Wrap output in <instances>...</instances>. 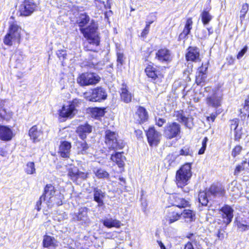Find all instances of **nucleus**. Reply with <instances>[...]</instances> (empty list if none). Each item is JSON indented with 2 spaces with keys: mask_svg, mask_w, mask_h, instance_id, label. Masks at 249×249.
<instances>
[{
  "mask_svg": "<svg viewBox=\"0 0 249 249\" xmlns=\"http://www.w3.org/2000/svg\"><path fill=\"white\" fill-rule=\"evenodd\" d=\"M249 5L248 3H244L242 5V8L240 10V18L241 21L245 18L246 14L249 10Z\"/></svg>",
  "mask_w": 249,
  "mask_h": 249,
  "instance_id": "nucleus-47",
  "label": "nucleus"
},
{
  "mask_svg": "<svg viewBox=\"0 0 249 249\" xmlns=\"http://www.w3.org/2000/svg\"><path fill=\"white\" fill-rule=\"evenodd\" d=\"M157 242L160 247V249H166L164 244L160 241H157Z\"/></svg>",
  "mask_w": 249,
  "mask_h": 249,
  "instance_id": "nucleus-62",
  "label": "nucleus"
},
{
  "mask_svg": "<svg viewBox=\"0 0 249 249\" xmlns=\"http://www.w3.org/2000/svg\"><path fill=\"white\" fill-rule=\"evenodd\" d=\"M210 195L208 192H200L198 195V200L202 205L206 206L209 202Z\"/></svg>",
  "mask_w": 249,
  "mask_h": 249,
  "instance_id": "nucleus-36",
  "label": "nucleus"
},
{
  "mask_svg": "<svg viewBox=\"0 0 249 249\" xmlns=\"http://www.w3.org/2000/svg\"><path fill=\"white\" fill-rule=\"evenodd\" d=\"M73 218L75 220L86 222L88 220L87 209L86 208L80 209L78 213L74 214Z\"/></svg>",
  "mask_w": 249,
  "mask_h": 249,
  "instance_id": "nucleus-29",
  "label": "nucleus"
},
{
  "mask_svg": "<svg viewBox=\"0 0 249 249\" xmlns=\"http://www.w3.org/2000/svg\"><path fill=\"white\" fill-rule=\"evenodd\" d=\"M231 128L234 130L235 139H240L243 134V131L242 127L239 124L238 119H233L231 120Z\"/></svg>",
  "mask_w": 249,
  "mask_h": 249,
  "instance_id": "nucleus-22",
  "label": "nucleus"
},
{
  "mask_svg": "<svg viewBox=\"0 0 249 249\" xmlns=\"http://www.w3.org/2000/svg\"><path fill=\"white\" fill-rule=\"evenodd\" d=\"M107 93L104 88L97 87L91 90V91L86 92L84 97L87 100L92 102H100L106 99Z\"/></svg>",
  "mask_w": 249,
  "mask_h": 249,
  "instance_id": "nucleus-7",
  "label": "nucleus"
},
{
  "mask_svg": "<svg viewBox=\"0 0 249 249\" xmlns=\"http://www.w3.org/2000/svg\"><path fill=\"white\" fill-rule=\"evenodd\" d=\"M192 25L193 21L192 18H188L186 20V22L183 31L187 35H189L191 30L192 28Z\"/></svg>",
  "mask_w": 249,
  "mask_h": 249,
  "instance_id": "nucleus-44",
  "label": "nucleus"
},
{
  "mask_svg": "<svg viewBox=\"0 0 249 249\" xmlns=\"http://www.w3.org/2000/svg\"><path fill=\"white\" fill-rule=\"evenodd\" d=\"M56 189L54 186L51 184H47L44 190V193L42 196H44L46 199V204L48 207H51L54 205H60L62 204L61 201L56 199Z\"/></svg>",
  "mask_w": 249,
  "mask_h": 249,
  "instance_id": "nucleus-5",
  "label": "nucleus"
},
{
  "mask_svg": "<svg viewBox=\"0 0 249 249\" xmlns=\"http://www.w3.org/2000/svg\"><path fill=\"white\" fill-rule=\"evenodd\" d=\"M248 50V47L247 46H245L244 48L240 51L238 53L237 55V58L238 59H240L241 58H242L243 55L245 54V53L247 52Z\"/></svg>",
  "mask_w": 249,
  "mask_h": 249,
  "instance_id": "nucleus-52",
  "label": "nucleus"
},
{
  "mask_svg": "<svg viewBox=\"0 0 249 249\" xmlns=\"http://www.w3.org/2000/svg\"><path fill=\"white\" fill-rule=\"evenodd\" d=\"M245 163V162L244 163H242L241 164L238 165L236 166L234 172V175L238 176L242 171L245 169L244 165Z\"/></svg>",
  "mask_w": 249,
  "mask_h": 249,
  "instance_id": "nucleus-49",
  "label": "nucleus"
},
{
  "mask_svg": "<svg viewBox=\"0 0 249 249\" xmlns=\"http://www.w3.org/2000/svg\"><path fill=\"white\" fill-rule=\"evenodd\" d=\"M1 155L2 156H4V152H2L1 153Z\"/></svg>",
  "mask_w": 249,
  "mask_h": 249,
  "instance_id": "nucleus-64",
  "label": "nucleus"
},
{
  "mask_svg": "<svg viewBox=\"0 0 249 249\" xmlns=\"http://www.w3.org/2000/svg\"><path fill=\"white\" fill-rule=\"evenodd\" d=\"M233 210L228 205H225L220 210V214L223 218V222L226 225L229 224L232 221Z\"/></svg>",
  "mask_w": 249,
  "mask_h": 249,
  "instance_id": "nucleus-14",
  "label": "nucleus"
},
{
  "mask_svg": "<svg viewBox=\"0 0 249 249\" xmlns=\"http://www.w3.org/2000/svg\"><path fill=\"white\" fill-rule=\"evenodd\" d=\"M88 173H85L81 171H78V179L81 178L82 179H85L88 178Z\"/></svg>",
  "mask_w": 249,
  "mask_h": 249,
  "instance_id": "nucleus-54",
  "label": "nucleus"
},
{
  "mask_svg": "<svg viewBox=\"0 0 249 249\" xmlns=\"http://www.w3.org/2000/svg\"><path fill=\"white\" fill-rule=\"evenodd\" d=\"M135 134L138 138H141L142 137V133L140 130H137L135 131Z\"/></svg>",
  "mask_w": 249,
  "mask_h": 249,
  "instance_id": "nucleus-59",
  "label": "nucleus"
},
{
  "mask_svg": "<svg viewBox=\"0 0 249 249\" xmlns=\"http://www.w3.org/2000/svg\"><path fill=\"white\" fill-rule=\"evenodd\" d=\"M229 190L232 192V195L237 194L239 192V187L236 181H233L229 186Z\"/></svg>",
  "mask_w": 249,
  "mask_h": 249,
  "instance_id": "nucleus-46",
  "label": "nucleus"
},
{
  "mask_svg": "<svg viewBox=\"0 0 249 249\" xmlns=\"http://www.w3.org/2000/svg\"><path fill=\"white\" fill-rule=\"evenodd\" d=\"M90 18L86 13L81 14L77 20L79 26L81 27L80 32L88 41L89 45L85 48L89 51H94V46L99 44L100 39L97 32V27L94 23L91 24L87 28H83L89 21Z\"/></svg>",
  "mask_w": 249,
  "mask_h": 249,
  "instance_id": "nucleus-1",
  "label": "nucleus"
},
{
  "mask_svg": "<svg viewBox=\"0 0 249 249\" xmlns=\"http://www.w3.org/2000/svg\"><path fill=\"white\" fill-rule=\"evenodd\" d=\"M71 144L67 141L62 142L59 146V153L63 158H68L70 156Z\"/></svg>",
  "mask_w": 249,
  "mask_h": 249,
  "instance_id": "nucleus-24",
  "label": "nucleus"
},
{
  "mask_svg": "<svg viewBox=\"0 0 249 249\" xmlns=\"http://www.w3.org/2000/svg\"><path fill=\"white\" fill-rule=\"evenodd\" d=\"M6 100H0V120H9L12 117V112L5 108Z\"/></svg>",
  "mask_w": 249,
  "mask_h": 249,
  "instance_id": "nucleus-15",
  "label": "nucleus"
},
{
  "mask_svg": "<svg viewBox=\"0 0 249 249\" xmlns=\"http://www.w3.org/2000/svg\"><path fill=\"white\" fill-rule=\"evenodd\" d=\"M103 223L105 227L108 228L112 227L119 228L122 225L119 220L112 218H106L103 220Z\"/></svg>",
  "mask_w": 249,
  "mask_h": 249,
  "instance_id": "nucleus-30",
  "label": "nucleus"
},
{
  "mask_svg": "<svg viewBox=\"0 0 249 249\" xmlns=\"http://www.w3.org/2000/svg\"><path fill=\"white\" fill-rule=\"evenodd\" d=\"M209 194L214 196H221L224 195L225 190L221 186L212 185L208 191Z\"/></svg>",
  "mask_w": 249,
  "mask_h": 249,
  "instance_id": "nucleus-28",
  "label": "nucleus"
},
{
  "mask_svg": "<svg viewBox=\"0 0 249 249\" xmlns=\"http://www.w3.org/2000/svg\"><path fill=\"white\" fill-rule=\"evenodd\" d=\"M30 138L34 142H39L42 137L43 133L40 130H38L36 125L32 127L29 131Z\"/></svg>",
  "mask_w": 249,
  "mask_h": 249,
  "instance_id": "nucleus-21",
  "label": "nucleus"
},
{
  "mask_svg": "<svg viewBox=\"0 0 249 249\" xmlns=\"http://www.w3.org/2000/svg\"><path fill=\"white\" fill-rule=\"evenodd\" d=\"M152 23H153L152 21L147 22L146 25H149V28H150V24H152Z\"/></svg>",
  "mask_w": 249,
  "mask_h": 249,
  "instance_id": "nucleus-63",
  "label": "nucleus"
},
{
  "mask_svg": "<svg viewBox=\"0 0 249 249\" xmlns=\"http://www.w3.org/2000/svg\"><path fill=\"white\" fill-rule=\"evenodd\" d=\"M180 132V125L176 122H170L164 127L163 135L166 139L170 140L179 136Z\"/></svg>",
  "mask_w": 249,
  "mask_h": 249,
  "instance_id": "nucleus-8",
  "label": "nucleus"
},
{
  "mask_svg": "<svg viewBox=\"0 0 249 249\" xmlns=\"http://www.w3.org/2000/svg\"><path fill=\"white\" fill-rule=\"evenodd\" d=\"M78 169L74 167H71L68 169V176L73 181H76L78 180Z\"/></svg>",
  "mask_w": 249,
  "mask_h": 249,
  "instance_id": "nucleus-40",
  "label": "nucleus"
},
{
  "mask_svg": "<svg viewBox=\"0 0 249 249\" xmlns=\"http://www.w3.org/2000/svg\"><path fill=\"white\" fill-rule=\"evenodd\" d=\"M146 136L149 144L151 146H156L160 142L161 134L156 131L154 127H151L147 131Z\"/></svg>",
  "mask_w": 249,
  "mask_h": 249,
  "instance_id": "nucleus-12",
  "label": "nucleus"
},
{
  "mask_svg": "<svg viewBox=\"0 0 249 249\" xmlns=\"http://www.w3.org/2000/svg\"><path fill=\"white\" fill-rule=\"evenodd\" d=\"M224 231L222 230H219L218 231L217 236L220 239H223L224 238Z\"/></svg>",
  "mask_w": 249,
  "mask_h": 249,
  "instance_id": "nucleus-57",
  "label": "nucleus"
},
{
  "mask_svg": "<svg viewBox=\"0 0 249 249\" xmlns=\"http://www.w3.org/2000/svg\"><path fill=\"white\" fill-rule=\"evenodd\" d=\"M169 202L178 208H185L189 205V202L178 194L171 195L169 197Z\"/></svg>",
  "mask_w": 249,
  "mask_h": 249,
  "instance_id": "nucleus-13",
  "label": "nucleus"
},
{
  "mask_svg": "<svg viewBox=\"0 0 249 249\" xmlns=\"http://www.w3.org/2000/svg\"><path fill=\"white\" fill-rule=\"evenodd\" d=\"M110 160L116 163L119 168L123 167L125 164V157L122 152H116L114 154H112Z\"/></svg>",
  "mask_w": 249,
  "mask_h": 249,
  "instance_id": "nucleus-23",
  "label": "nucleus"
},
{
  "mask_svg": "<svg viewBox=\"0 0 249 249\" xmlns=\"http://www.w3.org/2000/svg\"><path fill=\"white\" fill-rule=\"evenodd\" d=\"M14 136L13 131L10 128L0 125V139L3 141H9Z\"/></svg>",
  "mask_w": 249,
  "mask_h": 249,
  "instance_id": "nucleus-16",
  "label": "nucleus"
},
{
  "mask_svg": "<svg viewBox=\"0 0 249 249\" xmlns=\"http://www.w3.org/2000/svg\"><path fill=\"white\" fill-rule=\"evenodd\" d=\"M156 58L162 62L169 61L171 59L170 52L166 49H160L157 52Z\"/></svg>",
  "mask_w": 249,
  "mask_h": 249,
  "instance_id": "nucleus-20",
  "label": "nucleus"
},
{
  "mask_svg": "<svg viewBox=\"0 0 249 249\" xmlns=\"http://www.w3.org/2000/svg\"><path fill=\"white\" fill-rule=\"evenodd\" d=\"M118 135L114 132L107 130L106 132L105 142L109 149H122L125 145L121 140H118Z\"/></svg>",
  "mask_w": 249,
  "mask_h": 249,
  "instance_id": "nucleus-6",
  "label": "nucleus"
},
{
  "mask_svg": "<svg viewBox=\"0 0 249 249\" xmlns=\"http://www.w3.org/2000/svg\"><path fill=\"white\" fill-rule=\"evenodd\" d=\"M241 114L245 116H249V97L245 101L243 108L241 109Z\"/></svg>",
  "mask_w": 249,
  "mask_h": 249,
  "instance_id": "nucleus-45",
  "label": "nucleus"
},
{
  "mask_svg": "<svg viewBox=\"0 0 249 249\" xmlns=\"http://www.w3.org/2000/svg\"><path fill=\"white\" fill-rule=\"evenodd\" d=\"M100 77L96 73H83L77 78V83L81 86H86L97 84Z\"/></svg>",
  "mask_w": 249,
  "mask_h": 249,
  "instance_id": "nucleus-9",
  "label": "nucleus"
},
{
  "mask_svg": "<svg viewBox=\"0 0 249 249\" xmlns=\"http://www.w3.org/2000/svg\"><path fill=\"white\" fill-rule=\"evenodd\" d=\"M136 119L140 123H143L148 118V113L146 109L142 107H139L136 112Z\"/></svg>",
  "mask_w": 249,
  "mask_h": 249,
  "instance_id": "nucleus-25",
  "label": "nucleus"
},
{
  "mask_svg": "<svg viewBox=\"0 0 249 249\" xmlns=\"http://www.w3.org/2000/svg\"><path fill=\"white\" fill-rule=\"evenodd\" d=\"M166 122V120L164 119L160 118H156V124L159 126H162L163 124H164Z\"/></svg>",
  "mask_w": 249,
  "mask_h": 249,
  "instance_id": "nucleus-53",
  "label": "nucleus"
},
{
  "mask_svg": "<svg viewBox=\"0 0 249 249\" xmlns=\"http://www.w3.org/2000/svg\"><path fill=\"white\" fill-rule=\"evenodd\" d=\"M93 172L98 178H108L109 177L108 172L102 168L94 169Z\"/></svg>",
  "mask_w": 249,
  "mask_h": 249,
  "instance_id": "nucleus-39",
  "label": "nucleus"
},
{
  "mask_svg": "<svg viewBox=\"0 0 249 249\" xmlns=\"http://www.w3.org/2000/svg\"><path fill=\"white\" fill-rule=\"evenodd\" d=\"M117 62L118 63H120L121 65H123L124 62V59H125L124 57V54L120 52H118L117 53Z\"/></svg>",
  "mask_w": 249,
  "mask_h": 249,
  "instance_id": "nucleus-51",
  "label": "nucleus"
},
{
  "mask_svg": "<svg viewBox=\"0 0 249 249\" xmlns=\"http://www.w3.org/2000/svg\"><path fill=\"white\" fill-rule=\"evenodd\" d=\"M188 61H199L200 60L199 49L196 47H189L188 53L186 54Z\"/></svg>",
  "mask_w": 249,
  "mask_h": 249,
  "instance_id": "nucleus-18",
  "label": "nucleus"
},
{
  "mask_svg": "<svg viewBox=\"0 0 249 249\" xmlns=\"http://www.w3.org/2000/svg\"><path fill=\"white\" fill-rule=\"evenodd\" d=\"M20 27L16 24H11L8 33L4 38V43L6 45L11 46L14 42L17 41L18 43L20 38Z\"/></svg>",
  "mask_w": 249,
  "mask_h": 249,
  "instance_id": "nucleus-4",
  "label": "nucleus"
},
{
  "mask_svg": "<svg viewBox=\"0 0 249 249\" xmlns=\"http://www.w3.org/2000/svg\"><path fill=\"white\" fill-rule=\"evenodd\" d=\"M215 117L216 115L215 114H212L210 116L208 117L207 119L208 121H211L212 122H213L214 121Z\"/></svg>",
  "mask_w": 249,
  "mask_h": 249,
  "instance_id": "nucleus-60",
  "label": "nucleus"
},
{
  "mask_svg": "<svg viewBox=\"0 0 249 249\" xmlns=\"http://www.w3.org/2000/svg\"><path fill=\"white\" fill-rule=\"evenodd\" d=\"M42 201H44L46 202V199L44 198V196H41L40 197L39 200H38L36 202V208L37 209V211H40L41 209V205Z\"/></svg>",
  "mask_w": 249,
  "mask_h": 249,
  "instance_id": "nucleus-50",
  "label": "nucleus"
},
{
  "mask_svg": "<svg viewBox=\"0 0 249 249\" xmlns=\"http://www.w3.org/2000/svg\"><path fill=\"white\" fill-rule=\"evenodd\" d=\"M222 93L219 89L215 91L214 93L206 98V102L209 107L217 108L221 106L222 99Z\"/></svg>",
  "mask_w": 249,
  "mask_h": 249,
  "instance_id": "nucleus-11",
  "label": "nucleus"
},
{
  "mask_svg": "<svg viewBox=\"0 0 249 249\" xmlns=\"http://www.w3.org/2000/svg\"><path fill=\"white\" fill-rule=\"evenodd\" d=\"M201 17L202 23L204 25L208 24L212 19V16L206 11H203L202 12Z\"/></svg>",
  "mask_w": 249,
  "mask_h": 249,
  "instance_id": "nucleus-41",
  "label": "nucleus"
},
{
  "mask_svg": "<svg viewBox=\"0 0 249 249\" xmlns=\"http://www.w3.org/2000/svg\"><path fill=\"white\" fill-rule=\"evenodd\" d=\"M77 148L79 154H86L88 153L89 146L86 142H78Z\"/></svg>",
  "mask_w": 249,
  "mask_h": 249,
  "instance_id": "nucleus-38",
  "label": "nucleus"
},
{
  "mask_svg": "<svg viewBox=\"0 0 249 249\" xmlns=\"http://www.w3.org/2000/svg\"><path fill=\"white\" fill-rule=\"evenodd\" d=\"M43 246L47 249H55L58 246V242L53 237L49 235L44 236Z\"/></svg>",
  "mask_w": 249,
  "mask_h": 249,
  "instance_id": "nucleus-19",
  "label": "nucleus"
},
{
  "mask_svg": "<svg viewBox=\"0 0 249 249\" xmlns=\"http://www.w3.org/2000/svg\"><path fill=\"white\" fill-rule=\"evenodd\" d=\"M184 249H194V248L192 243L190 242H188L186 244Z\"/></svg>",
  "mask_w": 249,
  "mask_h": 249,
  "instance_id": "nucleus-61",
  "label": "nucleus"
},
{
  "mask_svg": "<svg viewBox=\"0 0 249 249\" xmlns=\"http://www.w3.org/2000/svg\"><path fill=\"white\" fill-rule=\"evenodd\" d=\"M192 177L191 164L186 163L177 171L176 179L178 187L182 188L186 185Z\"/></svg>",
  "mask_w": 249,
  "mask_h": 249,
  "instance_id": "nucleus-2",
  "label": "nucleus"
},
{
  "mask_svg": "<svg viewBox=\"0 0 249 249\" xmlns=\"http://www.w3.org/2000/svg\"><path fill=\"white\" fill-rule=\"evenodd\" d=\"M121 98L122 100L126 103H128L132 100V95L124 85H122L121 89Z\"/></svg>",
  "mask_w": 249,
  "mask_h": 249,
  "instance_id": "nucleus-31",
  "label": "nucleus"
},
{
  "mask_svg": "<svg viewBox=\"0 0 249 249\" xmlns=\"http://www.w3.org/2000/svg\"><path fill=\"white\" fill-rule=\"evenodd\" d=\"M180 217V213L176 212L172 209H170L166 215V220L171 224L178 220Z\"/></svg>",
  "mask_w": 249,
  "mask_h": 249,
  "instance_id": "nucleus-32",
  "label": "nucleus"
},
{
  "mask_svg": "<svg viewBox=\"0 0 249 249\" xmlns=\"http://www.w3.org/2000/svg\"><path fill=\"white\" fill-rule=\"evenodd\" d=\"M188 35L185 33L183 31L178 36V39L181 40L185 38Z\"/></svg>",
  "mask_w": 249,
  "mask_h": 249,
  "instance_id": "nucleus-58",
  "label": "nucleus"
},
{
  "mask_svg": "<svg viewBox=\"0 0 249 249\" xmlns=\"http://www.w3.org/2000/svg\"><path fill=\"white\" fill-rule=\"evenodd\" d=\"M207 69V67L204 68L203 66L199 69L198 73L196 76V82L197 85H199L201 83L204 82L206 78L205 71H206Z\"/></svg>",
  "mask_w": 249,
  "mask_h": 249,
  "instance_id": "nucleus-34",
  "label": "nucleus"
},
{
  "mask_svg": "<svg viewBox=\"0 0 249 249\" xmlns=\"http://www.w3.org/2000/svg\"><path fill=\"white\" fill-rule=\"evenodd\" d=\"M149 31V25H146L145 27L141 33V36L143 38L146 37V35L148 34Z\"/></svg>",
  "mask_w": 249,
  "mask_h": 249,
  "instance_id": "nucleus-55",
  "label": "nucleus"
},
{
  "mask_svg": "<svg viewBox=\"0 0 249 249\" xmlns=\"http://www.w3.org/2000/svg\"><path fill=\"white\" fill-rule=\"evenodd\" d=\"M57 55L60 59H61V58L64 59L65 58L66 56V53L65 51L59 50L57 51Z\"/></svg>",
  "mask_w": 249,
  "mask_h": 249,
  "instance_id": "nucleus-56",
  "label": "nucleus"
},
{
  "mask_svg": "<svg viewBox=\"0 0 249 249\" xmlns=\"http://www.w3.org/2000/svg\"><path fill=\"white\" fill-rule=\"evenodd\" d=\"M236 223L238 229L241 231H245L249 229V223L240 218H237Z\"/></svg>",
  "mask_w": 249,
  "mask_h": 249,
  "instance_id": "nucleus-37",
  "label": "nucleus"
},
{
  "mask_svg": "<svg viewBox=\"0 0 249 249\" xmlns=\"http://www.w3.org/2000/svg\"><path fill=\"white\" fill-rule=\"evenodd\" d=\"M36 4L32 0H25L19 6L18 12L20 16H30L36 9Z\"/></svg>",
  "mask_w": 249,
  "mask_h": 249,
  "instance_id": "nucleus-10",
  "label": "nucleus"
},
{
  "mask_svg": "<svg viewBox=\"0 0 249 249\" xmlns=\"http://www.w3.org/2000/svg\"><path fill=\"white\" fill-rule=\"evenodd\" d=\"M82 102L78 99H74L68 105H64L59 111V116L64 119L73 118L77 113V108L80 107Z\"/></svg>",
  "mask_w": 249,
  "mask_h": 249,
  "instance_id": "nucleus-3",
  "label": "nucleus"
},
{
  "mask_svg": "<svg viewBox=\"0 0 249 249\" xmlns=\"http://www.w3.org/2000/svg\"><path fill=\"white\" fill-rule=\"evenodd\" d=\"M92 131V126L88 124L79 125L76 129V132L79 137L82 140L87 138V135Z\"/></svg>",
  "mask_w": 249,
  "mask_h": 249,
  "instance_id": "nucleus-17",
  "label": "nucleus"
},
{
  "mask_svg": "<svg viewBox=\"0 0 249 249\" xmlns=\"http://www.w3.org/2000/svg\"><path fill=\"white\" fill-rule=\"evenodd\" d=\"M181 216L182 215L187 222H192L195 219V213L190 210H184L183 212L180 213Z\"/></svg>",
  "mask_w": 249,
  "mask_h": 249,
  "instance_id": "nucleus-33",
  "label": "nucleus"
},
{
  "mask_svg": "<svg viewBox=\"0 0 249 249\" xmlns=\"http://www.w3.org/2000/svg\"><path fill=\"white\" fill-rule=\"evenodd\" d=\"M94 200L98 203V206L101 207L104 205L103 198L105 196V193L102 191L95 187L93 189Z\"/></svg>",
  "mask_w": 249,
  "mask_h": 249,
  "instance_id": "nucleus-27",
  "label": "nucleus"
},
{
  "mask_svg": "<svg viewBox=\"0 0 249 249\" xmlns=\"http://www.w3.org/2000/svg\"><path fill=\"white\" fill-rule=\"evenodd\" d=\"M179 154L183 156H192L193 152L189 146L186 145L180 150Z\"/></svg>",
  "mask_w": 249,
  "mask_h": 249,
  "instance_id": "nucleus-43",
  "label": "nucleus"
},
{
  "mask_svg": "<svg viewBox=\"0 0 249 249\" xmlns=\"http://www.w3.org/2000/svg\"><path fill=\"white\" fill-rule=\"evenodd\" d=\"M177 120L179 122L183 123L184 125L189 128L193 126V118L191 117H186L182 114V111L178 112L176 114Z\"/></svg>",
  "mask_w": 249,
  "mask_h": 249,
  "instance_id": "nucleus-26",
  "label": "nucleus"
},
{
  "mask_svg": "<svg viewBox=\"0 0 249 249\" xmlns=\"http://www.w3.org/2000/svg\"><path fill=\"white\" fill-rule=\"evenodd\" d=\"M25 172L28 175L34 174L36 172L35 163L34 162H28L26 166Z\"/></svg>",
  "mask_w": 249,
  "mask_h": 249,
  "instance_id": "nucleus-42",
  "label": "nucleus"
},
{
  "mask_svg": "<svg viewBox=\"0 0 249 249\" xmlns=\"http://www.w3.org/2000/svg\"><path fill=\"white\" fill-rule=\"evenodd\" d=\"M208 141V139L207 137H205L202 141V146L201 148L199 150L198 154L199 155H201L204 153V152L206 150L207 146V143Z\"/></svg>",
  "mask_w": 249,
  "mask_h": 249,
  "instance_id": "nucleus-48",
  "label": "nucleus"
},
{
  "mask_svg": "<svg viewBox=\"0 0 249 249\" xmlns=\"http://www.w3.org/2000/svg\"><path fill=\"white\" fill-rule=\"evenodd\" d=\"M145 71L146 75L153 79H156L158 77L159 71H157L156 68L151 65H148L145 69Z\"/></svg>",
  "mask_w": 249,
  "mask_h": 249,
  "instance_id": "nucleus-35",
  "label": "nucleus"
}]
</instances>
